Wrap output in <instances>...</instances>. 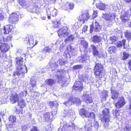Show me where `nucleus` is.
Wrapping results in <instances>:
<instances>
[{"mask_svg": "<svg viewBox=\"0 0 131 131\" xmlns=\"http://www.w3.org/2000/svg\"><path fill=\"white\" fill-rule=\"evenodd\" d=\"M77 37V34L76 32L73 35L69 36L64 41L66 43L71 42L73 41L75 37Z\"/></svg>", "mask_w": 131, "mask_h": 131, "instance_id": "obj_25", "label": "nucleus"}, {"mask_svg": "<svg viewBox=\"0 0 131 131\" xmlns=\"http://www.w3.org/2000/svg\"><path fill=\"white\" fill-rule=\"evenodd\" d=\"M101 40V37L96 35L94 36L92 38V41L94 43H98Z\"/></svg>", "mask_w": 131, "mask_h": 131, "instance_id": "obj_31", "label": "nucleus"}, {"mask_svg": "<svg viewBox=\"0 0 131 131\" xmlns=\"http://www.w3.org/2000/svg\"><path fill=\"white\" fill-rule=\"evenodd\" d=\"M96 6L97 8L100 9L104 10L105 9V5L104 4L101 2L96 3Z\"/></svg>", "mask_w": 131, "mask_h": 131, "instance_id": "obj_30", "label": "nucleus"}, {"mask_svg": "<svg viewBox=\"0 0 131 131\" xmlns=\"http://www.w3.org/2000/svg\"><path fill=\"white\" fill-rule=\"evenodd\" d=\"M29 84L32 87H34L36 85V82L35 80L34 77H32L30 78Z\"/></svg>", "mask_w": 131, "mask_h": 131, "instance_id": "obj_36", "label": "nucleus"}, {"mask_svg": "<svg viewBox=\"0 0 131 131\" xmlns=\"http://www.w3.org/2000/svg\"><path fill=\"white\" fill-rule=\"evenodd\" d=\"M123 57L122 59L123 60L127 59L130 56L128 53L125 52L123 53Z\"/></svg>", "mask_w": 131, "mask_h": 131, "instance_id": "obj_43", "label": "nucleus"}, {"mask_svg": "<svg viewBox=\"0 0 131 131\" xmlns=\"http://www.w3.org/2000/svg\"><path fill=\"white\" fill-rule=\"evenodd\" d=\"M51 107H52V108L53 109V111L51 112L52 116H53L54 115L56 114L57 110L58 107V104L57 102H50L48 104Z\"/></svg>", "mask_w": 131, "mask_h": 131, "instance_id": "obj_14", "label": "nucleus"}, {"mask_svg": "<svg viewBox=\"0 0 131 131\" xmlns=\"http://www.w3.org/2000/svg\"><path fill=\"white\" fill-rule=\"evenodd\" d=\"M128 63L129 64V68L130 70H131V60L129 61Z\"/></svg>", "mask_w": 131, "mask_h": 131, "instance_id": "obj_61", "label": "nucleus"}, {"mask_svg": "<svg viewBox=\"0 0 131 131\" xmlns=\"http://www.w3.org/2000/svg\"><path fill=\"white\" fill-rule=\"evenodd\" d=\"M103 68V66L101 64H96L94 68V73L96 77L100 79L103 77L102 74Z\"/></svg>", "mask_w": 131, "mask_h": 131, "instance_id": "obj_6", "label": "nucleus"}, {"mask_svg": "<svg viewBox=\"0 0 131 131\" xmlns=\"http://www.w3.org/2000/svg\"><path fill=\"white\" fill-rule=\"evenodd\" d=\"M131 16V8L127 10V11L122 10L121 13V19L124 22L127 21L129 20V17Z\"/></svg>", "mask_w": 131, "mask_h": 131, "instance_id": "obj_8", "label": "nucleus"}, {"mask_svg": "<svg viewBox=\"0 0 131 131\" xmlns=\"http://www.w3.org/2000/svg\"><path fill=\"white\" fill-rule=\"evenodd\" d=\"M102 94L101 95V97L104 98L106 100V98L108 96V92L105 90H103L102 92Z\"/></svg>", "mask_w": 131, "mask_h": 131, "instance_id": "obj_39", "label": "nucleus"}, {"mask_svg": "<svg viewBox=\"0 0 131 131\" xmlns=\"http://www.w3.org/2000/svg\"><path fill=\"white\" fill-rule=\"evenodd\" d=\"M3 1H4V4L5 3H7L8 4V3H9V2H8L9 1V0H8V1H7V0L6 1L5 0H3ZM7 5H8V4H7Z\"/></svg>", "mask_w": 131, "mask_h": 131, "instance_id": "obj_64", "label": "nucleus"}, {"mask_svg": "<svg viewBox=\"0 0 131 131\" xmlns=\"http://www.w3.org/2000/svg\"><path fill=\"white\" fill-rule=\"evenodd\" d=\"M126 40L125 39L122 40V41H119L117 42V46L118 47L120 48L123 46L124 48H125V44Z\"/></svg>", "mask_w": 131, "mask_h": 131, "instance_id": "obj_32", "label": "nucleus"}, {"mask_svg": "<svg viewBox=\"0 0 131 131\" xmlns=\"http://www.w3.org/2000/svg\"><path fill=\"white\" fill-rule=\"evenodd\" d=\"M114 16L111 13H103L102 17L105 20H111L114 18Z\"/></svg>", "mask_w": 131, "mask_h": 131, "instance_id": "obj_23", "label": "nucleus"}, {"mask_svg": "<svg viewBox=\"0 0 131 131\" xmlns=\"http://www.w3.org/2000/svg\"><path fill=\"white\" fill-rule=\"evenodd\" d=\"M71 95L70 94H63L62 96L63 98H65L70 96L69 98L71 96Z\"/></svg>", "mask_w": 131, "mask_h": 131, "instance_id": "obj_54", "label": "nucleus"}, {"mask_svg": "<svg viewBox=\"0 0 131 131\" xmlns=\"http://www.w3.org/2000/svg\"><path fill=\"white\" fill-rule=\"evenodd\" d=\"M47 14L48 15H51L54 16L58 14L57 10L53 7H51L47 10Z\"/></svg>", "mask_w": 131, "mask_h": 131, "instance_id": "obj_22", "label": "nucleus"}, {"mask_svg": "<svg viewBox=\"0 0 131 131\" xmlns=\"http://www.w3.org/2000/svg\"><path fill=\"white\" fill-rule=\"evenodd\" d=\"M112 7L114 11H116L121 8L120 5L119 4H113L112 5Z\"/></svg>", "mask_w": 131, "mask_h": 131, "instance_id": "obj_38", "label": "nucleus"}, {"mask_svg": "<svg viewBox=\"0 0 131 131\" xmlns=\"http://www.w3.org/2000/svg\"><path fill=\"white\" fill-rule=\"evenodd\" d=\"M27 128L26 126L25 125H22L21 127V128L22 130L23 131H25Z\"/></svg>", "mask_w": 131, "mask_h": 131, "instance_id": "obj_59", "label": "nucleus"}, {"mask_svg": "<svg viewBox=\"0 0 131 131\" xmlns=\"http://www.w3.org/2000/svg\"><path fill=\"white\" fill-rule=\"evenodd\" d=\"M88 11L86 10L83 11L79 16L78 19L81 23L83 24L88 19L90 18Z\"/></svg>", "mask_w": 131, "mask_h": 131, "instance_id": "obj_12", "label": "nucleus"}, {"mask_svg": "<svg viewBox=\"0 0 131 131\" xmlns=\"http://www.w3.org/2000/svg\"><path fill=\"white\" fill-rule=\"evenodd\" d=\"M98 13L97 11H94L93 13L92 14V16L91 17V19H94L97 16V14Z\"/></svg>", "mask_w": 131, "mask_h": 131, "instance_id": "obj_48", "label": "nucleus"}, {"mask_svg": "<svg viewBox=\"0 0 131 131\" xmlns=\"http://www.w3.org/2000/svg\"><path fill=\"white\" fill-rule=\"evenodd\" d=\"M4 18V16L3 14L2 11L0 8V20H2Z\"/></svg>", "mask_w": 131, "mask_h": 131, "instance_id": "obj_49", "label": "nucleus"}, {"mask_svg": "<svg viewBox=\"0 0 131 131\" xmlns=\"http://www.w3.org/2000/svg\"><path fill=\"white\" fill-rule=\"evenodd\" d=\"M19 3L20 5L22 6L24 8H27V10L29 11L32 12L33 13H36V14H39L40 12L36 10V7H35L33 8L32 6H30L29 5V3L27 2L25 0H18Z\"/></svg>", "mask_w": 131, "mask_h": 131, "instance_id": "obj_5", "label": "nucleus"}, {"mask_svg": "<svg viewBox=\"0 0 131 131\" xmlns=\"http://www.w3.org/2000/svg\"><path fill=\"white\" fill-rule=\"evenodd\" d=\"M75 125L72 122H70L67 125L63 126L61 131H67L68 129L70 130H73L74 129Z\"/></svg>", "mask_w": 131, "mask_h": 131, "instance_id": "obj_17", "label": "nucleus"}, {"mask_svg": "<svg viewBox=\"0 0 131 131\" xmlns=\"http://www.w3.org/2000/svg\"><path fill=\"white\" fill-rule=\"evenodd\" d=\"M88 26L86 25L84 26L83 27V29L82 31H83L85 32L86 31H87V28H88Z\"/></svg>", "mask_w": 131, "mask_h": 131, "instance_id": "obj_58", "label": "nucleus"}, {"mask_svg": "<svg viewBox=\"0 0 131 131\" xmlns=\"http://www.w3.org/2000/svg\"><path fill=\"white\" fill-rule=\"evenodd\" d=\"M51 49L48 47H45L43 49V50L44 51L47 52H49Z\"/></svg>", "mask_w": 131, "mask_h": 131, "instance_id": "obj_53", "label": "nucleus"}, {"mask_svg": "<svg viewBox=\"0 0 131 131\" xmlns=\"http://www.w3.org/2000/svg\"><path fill=\"white\" fill-rule=\"evenodd\" d=\"M82 98L83 100L87 104L91 103L93 101L92 97L87 93L84 94Z\"/></svg>", "mask_w": 131, "mask_h": 131, "instance_id": "obj_19", "label": "nucleus"}, {"mask_svg": "<svg viewBox=\"0 0 131 131\" xmlns=\"http://www.w3.org/2000/svg\"><path fill=\"white\" fill-rule=\"evenodd\" d=\"M102 114L101 115L100 117L101 121L104 123L103 127L105 128H108L110 121L109 110L107 108H105L102 111Z\"/></svg>", "mask_w": 131, "mask_h": 131, "instance_id": "obj_2", "label": "nucleus"}, {"mask_svg": "<svg viewBox=\"0 0 131 131\" xmlns=\"http://www.w3.org/2000/svg\"><path fill=\"white\" fill-rule=\"evenodd\" d=\"M13 27L9 25H7L4 26L3 32L4 34H7L10 32L12 30Z\"/></svg>", "mask_w": 131, "mask_h": 131, "instance_id": "obj_27", "label": "nucleus"}, {"mask_svg": "<svg viewBox=\"0 0 131 131\" xmlns=\"http://www.w3.org/2000/svg\"><path fill=\"white\" fill-rule=\"evenodd\" d=\"M82 68V66L81 65H78L74 66L73 67V69H80Z\"/></svg>", "mask_w": 131, "mask_h": 131, "instance_id": "obj_50", "label": "nucleus"}, {"mask_svg": "<svg viewBox=\"0 0 131 131\" xmlns=\"http://www.w3.org/2000/svg\"><path fill=\"white\" fill-rule=\"evenodd\" d=\"M125 37L128 40H131V32L130 31H126L125 34Z\"/></svg>", "mask_w": 131, "mask_h": 131, "instance_id": "obj_40", "label": "nucleus"}, {"mask_svg": "<svg viewBox=\"0 0 131 131\" xmlns=\"http://www.w3.org/2000/svg\"><path fill=\"white\" fill-rule=\"evenodd\" d=\"M16 119V117L13 116H10L9 118V121L11 122V123H14Z\"/></svg>", "mask_w": 131, "mask_h": 131, "instance_id": "obj_42", "label": "nucleus"}, {"mask_svg": "<svg viewBox=\"0 0 131 131\" xmlns=\"http://www.w3.org/2000/svg\"><path fill=\"white\" fill-rule=\"evenodd\" d=\"M100 28L101 27L99 25V23L96 21H95L94 26L92 25L90 26V32L91 33H92L93 30L96 32L99 31Z\"/></svg>", "mask_w": 131, "mask_h": 131, "instance_id": "obj_18", "label": "nucleus"}, {"mask_svg": "<svg viewBox=\"0 0 131 131\" xmlns=\"http://www.w3.org/2000/svg\"><path fill=\"white\" fill-rule=\"evenodd\" d=\"M91 50H92L93 51V54L94 56H97L99 53V51L97 50V48L93 45H91L90 47L89 51H91Z\"/></svg>", "mask_w": 131, "mask_h": 131, "instance_id": "obj_24", "label": "nucleus"}, {"mask_svg": "<svg viewBox=\"0 0 131 131\" xmlns=\"http://www.w3.org/2000/svg\"><path fill=\"white\" fill-rule=\"evenodd\" d=\"M44 117L46 119H49L50 118V119L51 118L50 117V114L49 113H46L44 114L43 115Z\"/></svg>", "mask_w": 131, "mask_h": 131, "instance_id": "obj_44", "label": "nucleus"}, {"mask_svg": "<svg viewBox=\"0 0 131 131\" xmlns=\"http://www.w3.org/2000/svg\"><path fill=\"white\" fill-rule=\"evenodd\" d=\"M72 27H73V29L77 30L79 28V26L78 25L77 22H76L75 24L72 25Z\"/></svg>", "mask_w": 131, "mask_h": 131, "instance_id": "obj_52", "label": "nucleus"}, {"mask_svg": "<svg viewBox=\"0 0 131 131\" xmlns=\"http://www.w3.org/2000/svg\"><path fill=\"white\" fill-rule=\"evenodd\" d=\"M12 38L11 36H8L4 38L0 35V48L1 51L5 53L10 49V47L7 43L5 42L10 41Z\"/></svg>", "mask_w": 131, "mask_h": 131, "instance_id": "obj_3", "label": "nucleus"}, {"mask_svg": "<svg viewBox=\"0 0 131 131\" xmlns=\"http://www.w3.org/2000/svg\"><path fill=\"white\" fill-rule=\"evenodd\" d=\"M22 52V50L21 49H18L17 51V53L18 54H20Z\"/></svg>", "mask_w": 131, "mask_h": 131, "instance_id": "obj_60", "label": "nucleus"}, {"mask_svg": "<svg viewBox=\"0 0 131 131\" xmlns=\"http://www.w3.org/2000/svg\"><path fill=\"white\" fill-rule=\"evenodd\" d=\"M79 43L83 46V47L85 49H86L88 46V43L83 38L79 40Z\"/></svg>", "mask_w": 131, "mask_h": 131, "instance_id": "obj_29", "label": "nucleus"}, {"mask_svg": "<svg viewBox=\"0 0 131 131\" xmlns=\"http://www.w3.org/2000/svg\"><path fill=\"white\" fill-rule=\"evenodd\" d=\"M125 103L124 98L123 97H120L118 98V102L115 103V105L116 107L120 108L123 106Z\"/></svg>", "mask_w": 131, "mask_h": 131, "instance_id": "obj_21", "label": "nucleus"}, {"mask_svg": "<svg viewBox=\"0 0 131 131\" xmlns=\"http://www.w3.org/2000/svg\"><path fill=\"white\" fill-rule=\"evenodd\" d=\"M6 58V55L5 53L2 52L0 53V59H5Z\"/></svg>", "mask_w": 131, "mask_h": 131, "instance_id": "obj_46", "label": "nucleus"}, {"mask_svg": "<svg viewBox=\"0 0 131 131\" xmlns=\"http://www.w3.org/2000/svg\"><path fill=\"white\" fill-rule=\"evenodd\" d=\"M7 70L5 68H4V69H3L1 68L0 67V73H2L5 72Z\"/></svg>", "mask_w": 131, "mask_h": 131, "instance_id": "obj_55", "label": "nucleus"}, {"mask_svg": "<svg viewBox=\"0 0 131 131\" xmlns=\"http://www.w3.org/2000/svg\"><path fill=\"white\" fill-rule=\"evenodd\" d=\"M30 131H38V129L36 127L33 126Z\"/></svg>", "mask_w": 131, "mask_h": 131, "instance_id": "obj_57", "label": "nucleus"}, {"mask_svg": "<svg viewBox=\"0 0 131 131\" xmlns=\"http://www.w3.org/2000/svg\"><path fill=\"white\" fill-rule=\"evenodd\" d=\"M74 114V112L72 109L69 108L64 109L61 113L62 116L64 117L73 115Z\"/></svg>", "mask_w": 131, "mask_h": 131, "instance_id": "obj_15", "label": "nucleus"}, {"mask_svg": "<svg viewBox=\"0 0 131 131\" xmlns=\"http://www.w3.org/2000/svg\"><path fill=\"white\" fill-rule=\"evenodd\" d=\"M131 129V126L129 125H126L124 129V131H130Z\"/></svg>", "mask_w": 131, "mask_h": 131, "instance_id": "obj_47", "label": "nucleus"}, {"mask_svg": "<svg viewBox=\"0 0 131 131\" xmlns=\"http://www.w3.org/2000/svg\"><path fill=\"white\" fill-rule=\"evenodd\" d=\"M60 22L59 21L54 22L53 24V27L54 28H57L60 25Z\"/></svg>", "mask_w": 131, "mask_h": 131, "instance_id": "obj_45", "label": "nucleus"}, {"mask_svg": "<svg viewBox=\"0 0 131 131\" xmlns=\"http://www.w3.org/2000/svg\"><path fill=\"white\" fill-rule=\"evenodd\" d=\"M57 63L58 64H59L61 66L64 65L65 63L64 62L62 61V60L60 59H59Z\"/></svg>", "mask_w": 131, "mask_h": 131, "instance_id": "obj_51", "label": "nucleus"}, {"mask_svg": "<svg viewBox=\"0 0 131 131\" xmlns=\"http://www.w3.org/2000/svg\"><path fill=\"white\" fill-rule=\"evenodd\" d=\"M8 126L7 127L8 128H10V131H14V130H16V129L17 125L15 124L14 123H12L9 125H7Z\"/></svg>", "mask_w": 131, "mask_h": 131, "instance_id": "obj_33", "label": "nucleus"}, {"mask_svg": "<svg viewBox=\"0 0 131 131\" xmlns=\"http://www.w3.org/2000/svg\"><path fill=\"white\" fill-rule=\"evenodd\" d=\"M72 103H76L77 104L79 105L80 104L81 101L79 98L71 96L69 98V99L67 101H65L64 104L66 106H69L72 104Z\"/></svg>", "mask_w": 131, "mask_h": 131, "instance_id": "obj_9", "label": "nucleus"}, {"mask_svg": "<svg viewBox=\"0 0 131 131\" xmlns=\"http://www.w3.org/2000/svg\"><path fill=\"white\" fill-rule=\"evenodd\" d=\"M27 94V91H25L24 92H22L18 94V105L22 108L24 107L25 104L24 100L22 99V98L24 96H26Z\"/></svg>", "mask_w": 131, "mask_h": 131, "instance_id": "obj_11", "label": "nucleus"}, {"mask_svg": "<svg viewBox=\"0 0 131 131\" xmlns=\"http://www.w3.org/2000/svg\"><path fill=\"white\" fill-rule=\"evenodd\" d=\"M79 113L80 115L83 118L87 117L94 118L95 116L93 113H89L83 109L80 110L79 111Z\"/></svg>", "mask_w": 131, "mask_h": 131, "instance_id": "obj_13", "label": "nucleus"}, {"mask_svg": "<svg viewBox=\"0 0 131 131\" xmlns=\"http://www.w3.org/2000/svg\"><path fill=\"white\" fill-rule=\"evenodd\" d=\"M19 19V16L16 13H13L10 15L8 19V22L12 24H17Z\"/></svg>", "mask_w": 131, "mask_h": 131, "instance_id": "obj_10", "label": "nucleus"}, {"mask_svg": "<svg viewBox=\"0 0 131 131\" xmlns=\"http://www.w3.org/2000/svg\"><path fill=\"white\" fill-rule=\"evenodd\" d=\"M34 40L33 37L31 36H29L28 37L25 38L24 39V41L26 43L28 44L29 45L33 47L36 44V42L34 44Z\"/></svg>", "mask_w": 131, "mask_h": 131, "instance_id": "obj_16", "label": "nucleus"}, {"mask_svg": "<svg viewBox=\"0 0 131 131\" xmlns=\"http://www.w3.org/2000/svg\"><path fill=\"white\" fill-rule=\"evenodd\" d=\"M62 71L60 70L57 71V75H56V77L57 78L58 81L59 82H60V80H62Z\"/></svg>", "mask_w": 131, "mask_h": 131, "instance_id": "obj_37", "label": "nucleus"}, {"mask_svg": "<svg viewBox=\"0 0 131 131\" xmlns=\"http://www.w3.org/2000/svg\"><path fill=\"white\" fill-rule=\"evenodd\" d=\"M3 83V81L1 80L0 79V88L2 86V85Z\"/></svg>", "mask_w": 131, "mask_h": 131, "instance_id": "obj_63", "label": "nucleus"}, {"mask_svg": "<svg viewBox=\"0 0 131 131\" xmlns=\"http://www.w3.org/2000/svg\"><path fill=\"white\" fill-rule=\"evenodd\" d=\"M124 1L128 3L131 2V0H124Z\"/></svg>", "mask_w": 131, "mask_h": 131, "instance_id": "obj_62", "label": "nucleus"}, {"mask_svg": "<svg viewBox=\"0 0 131 131\" xmlns=\"http://www.w3.org/2000/svg\"><path fill=\"white\" fill-rule=\"evenodd\" d=\"M82 83L80 81H76L74 84L73 87V89L75 90H79L81 91L82 90L83 87Z\"/></svg>", "mask_w": 131, "mask_h": 131, "instance_id": "obj_20", "label": "nucleus"}, {"mask_svg": "<svg viewBox=\"0 0 131 131\" xmlns=\"http://www.w3.org/2000/svg\"><path fill=\"white\" fill-rule=\"evenodd\" d=\"M70 33L69 26H64L61 28L58 31V36L60 37H66Z\"/></svg>", "mask_w": 131, "mask_h": 131, "instance_id": "obj_7", "label": "nucleus"}, {"mask_svg": "<svg viewBox=\"0 0 131 131\" xmlns=\"http://www.w3.org/2000/svg\"><path fill=\"white\" fill-rule=\"evenodd\" d=\"M108 50L109 53L113 54L116 53L117 49L115 47L112 46L109 47L108 49Z\"/></svg>", "mask_w": 131, "mask_h": 131, "instance_id": "obj_35", "label": "nucleus"}, {"mask_svg": "<svg viewBox=\"0 0 131 131\" xmlns=\"http://www.w3.org/2000/svg\"><path fill=\"white\" fill-rule=\"evenodd\" d=\"M111 93L112 94V98L113 99L115 100L118 98L119 93L116 91L111 90Z\"/></svg>", "mask_w": 131, "mask_h": 131, "instance_id": "obj_34", "label": "nucleus"}, {"mask_svg": "<svg viewBox=\"0 0 131 131\" xmlns=\"http://www.w3.org/2000/svg\"><path fill=\"white\" fill-rule=\"evenodd\" d=\"M18 95L15 93L12 94L10 97L11 102L14 104L17 102L18 100Z\"/></svg>", "mask_w": 131, "mask_h": 131, "instance_id": "obj_26", "label": "nucleus"}, {"mask_svg": "<svg viewBox=\"0 0 131 131\" xmlns=\"http://www.w3.org/2000/svg\"><path fill=\"white\" fill-rule=\"evenodd\" d=\"M68 5L70 9H72L74 7V4L72 3H69L68 4Z\"/></svg>", "mask_w": 131, "mask_h": 131, "instance_id": "obj_56", "label": "nucleus"}, {"mask_svg": "<svg viewBox=\"0 0 131 131\" xmlns=\"http://www.w3.org/2000/svg\"><path fill=\"white\" fill-rule=\"evenodd\" d=\"M99 124L97 122L94 120L89 121L85 124L84 127L85 131H90L93 128L95 130H97L99 127Z\"/></svg>", "mask_w": 131, "mask_h": 131, "instance_id": "obj_4", "label": "nucleus"}, {"mask_svg": "<svg viewBox=\"0 0 131 131\" xmlns=\"http://www.w3.org/2000/svg\"><path fill=\"white\" fill-rule=\"evenodd\" d=\"M46 82L47 84L50 86H52L54 83V80L51 79L47 80Z\"/></svg>", "mask_w": 131, "mask_h": 131, "instance_id": "obj_41", "label": "nucleus"}, {"mask_svg": "<svg viewBox=\"0 0 131 131\" xmlns=\"http://www.w3.org/2000/svg\"><path fill=\"white\" fill-rule=\"evenodd\" d=\"M16 62L17 69V71L14 73V75L16 76V75L19 76L21 75L22 76H23L24 73H26L27 70L25 65H23V58L20 57H17L16 58Z\"/></svg>", "mask_w": 131, "mask_h": 131, "instance_id": "obj_1", "label": "nucleus"}, {"mask_svg": "<svg viewBox=\"0 0 131 131\" xmlns=\"http://www.w3.org/2000/svg\"><path fill=\"white\" fill-rule=\"evenodd\" d=\"M58 66V64H57L56 63L51 64L49 62L46 67V69L47 70H50L51 69L52 71L54 70V67H57Z\"/></svg>", "mask_w": 131, "mask_h": 131, "instance_id": "obj_28", "label": "nucleus"}]
</instances>
